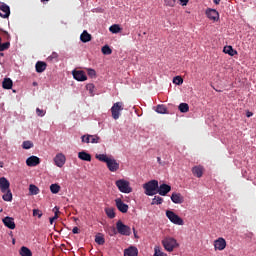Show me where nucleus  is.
I'll return each mask as SVG.
<instances>
[{"label":"nucleus","instance_id":"obj_23","mask_svg":"<svg viewBox=\"0 0 256 256\" xmlns=\"http://www.w3.org/2000/svg\"><path fill=\"white\" fill-rule=\"evenodd\" d=\"M35 68H36V73H43V71L47 69V63L43 61H38L35 65Z\"/></svg>","mask_w":256,"mask_h":256},{"label":"nucleus","instance_id":"obj_42","mask_svg":"<svg viewBox=\"0 0 256 256\" xmlns=\"http://www.w3.org/2000/svg\"><path fill=\"white\" fill-rule=\"evenodd\" d=\"M33 216L38 217V219H41V217H43V212L39 209H34L33 210Z\"/></svg>","mask_w":256,"mask_h":256},{"label":"nucleus","instance_id":"obj_51","mask_svg":"<svg viewBox=\"0 0 256 256\" xmlns=\"http://www.w3.org/2000/svg\"><path fill=\"white\" fill-rule=\"evenodd\" d=\"M72 233H74V235H77V233H79V228L78 227H74L72 229Z\"/></svg>","mask_w":256,"mask_h":256},{"label":"nucleus","instance_id":"obj_27","mask_svg":"<svg viewBox=\"0 0 256 256\" xmlns=\"http://www.w3.org/2000/svg\"><path fill=\"white\" fill-rule=\"evenodd\" d=\"M29 193L30 195H39V187H37L35 184H30Z\"/></svg>","mask_w":256,"mask_h":256},{"label":"nucleus","instance_id":"obj_18","mask_svg":"<svg viewBox=\"0 0 256 256\" xmlns=\"http://www.w3.org/2000/svg\"><path fill=\"white\" fill-rule=\"evenodd\" d=\"M171 201H173L177 205H181V203L185 201V198L183 197V195H181V193L174 192L171 195Z\"/></svg>","mask_w":256,"mask_h":256},{"label":"nucleus","instance_id":"obj_38","mask_svg":"<svg viewBox=\"0 0 256 256\" xmlns=\"http://www.w3.org/2000/svg\"><path fill=\"white\" fill-rule=\"evenodd\" d=\"M90 143H101V137L98 135H90Z\"/></svg>","mask_w":256,"mask_h":256},{"label":"nucleus","instance_id":"obj_43","mask_svg":"<svg viewBox=\"0 0 256 256\" xmlns=\"http://www.w3.org/2000/svg\"><path fill=\"white\" fill-rule=\"evenodd\" d=\"M176 0H164L166 7H175Z\"/></svg>","mask_w":256,"mask_h":256},{"label":"nucleus","instance_id":"obj_12","mask_svg":"<svg viewBox=\"0 0 256 256\" xmlns=\"http://www.w3.org/2000/svg\"><path fill=\"white\" fill-rule=\"evenodd\" d=\"M65 161H67V158L64 156L63 153H58L54 157V163L56 167H63V165H65Z\"/></svg>","mask_w":256,"mask_h":256},{"label":"nucleus","instance_id":"obj_30","mask_svg":"<svg viewBox=\"0 0 256 256\" xmlns=\"http://www.w3.org/2000/svg\"><path fill=\"white\" fill-rule=\"evenodd\" d=\"M105 213L109 219H115V208H105Z\"/></svg>","mask_w":256,"mask_h":256},{"label":"nucleus","instance_id":"obj_32","mask_svg":"<svg viewBox=\"0 0 256 256\" xmlns=\"http://www.w3.org/2000/svg\"><path fill=\"white\" fill-rule=\"evenodd\" d=\"M156 113H160V114L164 115L165 113H167V107L165 105L159 104L156 107Z\"/></svg>","mask_w":256,"mask_h":256},{"label":"nucleus","instance_id":"obj_49","mask_svg":"<svg viewBox=\"0 0 256 256\" xmlns=\"http://www.w3.org/2000/svg\"><path fill=\"white\" fill-rule=\"evenodd\" d=\"M182 7L187 6V3H189V0H179Z\"/></svg>","mask_w":256,"mask_h":256},{"label":"nucleus","instance_id":"obj_56","mask_svg":"<svg viewBox=\"0 0 256 256\" xmlns=\"http://www.w3.org/2000/svg\"><path fill=\"white\" fill-rule=\"evenodd\" d=\"M41 3H49V0H41Z\"/></svg>","mask_w":256,"mask_h":256},{"label":"nucleus","instance_id":"obj_26","mask_svg":"<svg viewBox=\"0 0 256 256\" xmlns=\"http://www.w3.org/2000/svg\"><path fill=\"white\" fill-rule=\"evenodd\" d=\"M223 52L230 55V57H235V55H237V50H234L233 46H225Z\"/></svg>","mask_w":256,"mask_h":256},{"label":"nucleus","instance_id":"obj_10","mask_svg":"<svg viewBox=\"0 0 256 256\" xmlns=\"http://www.w3.org/2000/svg\"><path fill=\"white\" fill-rule=\"evenodd\" d=\"M116 207L120 213H127L129 211V205L125 204L121 198L115 199Z\"/></svg>","mask_w":256,"mask_h":256},{"label":"nucleus","instance_id":"obj_19","mask_svg":"<svg viewBox=\"0 0 256 256\" xmlns=\"http://www.w3.org/2000/svg\"><path fill=\"white\" fill-rule=\"evenodd\" d=\"M72 75L76 81H87V75L81 70L73 71Z\"/></svg>","mask_w":256,"mask_h":256},{"label":"nucleus","instance_id":"obj_34","mask_svg":"<svg viewBox=\"0 0 256 256\" xmlns=\"http://www.w3.org/2000/svg\"><path fill=\"white\" fill-rule=\"evenodd\" d=\"M109 31L111 33H119L121 31V27L119 26V24H113L112 26H110Z\"/></svg>","mask_w":256,"mask_h":256},{"label":"nucleus","instance_id":"obj_28","mask_svg":"<svg viewBox=\"0 0 256 256\" xmlns=\"http://www.w3.org/2000/svg\"><path fill=\"white\" fill-rule=\"evenodd\" d=\"M20 255L21 256H33V253L30 251L29 248L22 246L20 249Z\"/></svg>","mask_w":256,"mask_h":256},{"label":"nucleus","instance_id":"obj_52","mask_svg":"<svg viewBox=\"0 0 256 256\" xmlns=\"http://www.w3.org/2000/svg\"><path fill=\"white\" fill-rule=\"evenodd\" d=\"M246 117H253V112H246Z\"/></svg>","mask_w":256,"mask_h":256},{"label":"nucleus","instance_id":"obj_11","mask_svg":"<svg viewBox=\"0 0 256 256\" xmlns=\"http://www.w3.org/2000/svg\"><path fill=\"white\" fill-rule=\"evenodd\" d=\"M227 247V241L223 237L218 238L214 241L215 251H223Z\"/></svg>","mask_w":256,"mask_h":256},{"label":"nucleus","instance_id":"obj_25","mask_svg":"<svg viewBox=\"0 0 256 256\" xmlns=\"http://www.w3.org/2000/svg\"><path fill=\"white\" fill-rule=\"evenodd\" d=\"M2 87L3 89H13V80H11V78H4Z\"/></svg>","mask_w":256,"mask_h":256},{"label":"nucleus","instance_id":"obj_16","mask_svg":"<svg viewBox=\"0 0 256 256\" xmlns=\"http://www.w3.org/2000/svg\"><path fill=\"white\" fill-rule=\"evenodd\" d=\"M170 191L171 186H169L168 184H161L160 186H158L156 193H159L162 197H165V195H167V193H169Z\"/></svg>","mask_w":256,"mask_h":256},{"label":"nucleus","instance_id":"obj_29","mask_svg":"<svg viewBox=\"0 0 256 256\" xmlns=\"http://www.w3.org/2000/svg\"><path fill=\"white\" fill-rule=\"evenodd\" d=\"M4 193L5 194L2 196V199L4 201H13V193H11V189H8V191Z\"/></svg>","mask_w":256,"mask_h":256},{"label":"nucleus","instance_id":"obj_40","mask_svg":"<svg viewBox=\"0 0 256 256\" xmlns=\"http://www.w3.org/2000/svg\"><path fill=\"white\" fill-rule=\"evenodd\" d=\"M82 143H91V134H85L81 137Z\"/></svg>","mask_w":256,"mask_h":256},{"label":"nucleus","instance_id":"obj_7","mask_svg":"<svg viewBox=\"0 0 256 256\" xmlns=\"http://www.w3.org/2000/svg\"><path fill=\"white\" fill-rule=\"evenodd\" d=\"M166 217L171 221V223H174V225H184L182 218L171 210L166 211Z\"/></svg>","mask_w":256,"mask_h":256},{"label":"nucleus","instance_id":"obj_5","mask_svg":"<svg viewBox=\"0 0 256 256\" xmlns=\"http://www.w3.org/2000/svg\"><path fill=\"white\" fill-rule=\"evenodd\" d=\"M116 229L120 235H124L126 237L131 235V227L125 225L121 220L116 223Z\"/></svg>","mask_w":256,"mask_h":256},{"label":"nucleus","instance_id":"obj_41","mask_svg":"<svg viewBox=\"0 0 256 256\" xmlns=\"http://www.w3.org/2000/svg\"><path fill=\"white\" fill-rule=\"evenodd\" d=\"M87 73H88V76L91 77V79H94V77H97V72L94 69L88 68Z\"/></svg>","mask_w":256,"mask_h":256},{"label":"nucleus","instance_id":"obj_9","mask_svg":"<svg viewBox=\"0 0 256 256\" xmlns=\"http://www.w3.org/2000/svg\"><path fill=\"white\" fill-rule=\"evenodd\" d=\"M9 15H11V8L9 5L0 3V17H2V19H7L9 18Z\"/></svg>","mask_w":256,"mask_h":256},{"label":"nucleus","instance_id":"obj_22","mask_svg":"<svg viewBox=\"0 0 256 256\" xmlns=\"http://www.w3.org/2000/svg\"><path fill=\"white\" fill-rule=\"evenodd\" d=\"M91 39H92V36L91 34H89V32H87V30H84L80 35V41H82V43H89Z\"/></svg>","mask_w":256,"mask_h":256},{"label":"nucleus","instance_id":"obj_55","mask_svg":"<svg viewBox=\"0 0 256 256\" xmlns=\"http://www.w3.org/2000/svg\"><path fill=\"white\" fill-rule=\"evenodd\" d=\"M55 221V218H50V224L53 225V222Z\"/></svg>","mask_w":256,"mask_h":256},{"label":"nucleus","instance_id":"obj_4","mask_svg":"<svg viewBox=\"0 0 256 256\" xmlns=\"http://www.w3.org/2000/svg\"><path fill=\"white\" fill-rule=\"evenodd\" d=\"M162 245L164 247V249L166 251H173V249H175V247H179V244L177 243V240L175 238H165L164 240H162Z\"/></svg>","mask_w":256,"mask_h":256},{"label":"nucleus","instance_id":"obj_31","mask_svg":"<svg viewBox=\"0 0 256 256\" xmlns=\"http://www.w3.org/2000/svg\"><path fill=\"white\" fill-rule=\"evenodd\" d=\"M178 109H179L180 113H188V111H189V104H187V103H180V105L178 106Z\"/></svg>","mask_w":256,"mask_h":256},{"label":"nucleus","instance_id":"obj_14","mask_svg":"<svg viewBox=\"0 0 256 256\" xmlns=\"http://www.w3.org/2000/svg\"><path fill=\"white\" fill-rule=\"evenodd\" d=\"M9 187H11V183L9 182V180H7V178H5V177H1L0 178V191H2V193H7V191L9 190Z\"/></svg>","mask_w":256,"mask_h":256},{"label":"nucleus","instance_id":"obj_35","mask_svg":"<svg viewBox=\"0 0 256 256\" xmlns=\"http://www.w3.org/2000/svg\"><path fill=\"white\" fill-rule=\"evenodd\" d=\"M163 203V198L160 196H155L151 202V205H161Z\"/></svg>","mask_w":256,"mask_h":256},{"label":"nucleus","instance_id":"obj_21","mask_svg":"<svg viewBox=\"0 0 256 256\" xmlns=\"http://www.w3.org/2000/svg\"><path fill=\"white\" fill-rule=\"evenodd\" d=\"M203 166H194L192 168V173L194 177H198V179H201L203 177Z\"/></svg>","mask_w":256,"mask_h":256},{"label":"nucleus","instance_id":"obj_20","mask_svg":"<svg viewBox=\"0 0 256 256\" xmlns=\"http://www.w3.org/2000/svg\"><path fill=\"white\" fill-rule=\"evenodd\" d=\"M139 250L135 246H130L124 250V256H138Z\"/></svg>","mask_w":256,"mask_h":256},{"label":"nucleus","instance_id":"obj_33","mask_svg":"<svg viewBox=\"0 0 256 256\" xmlns=\"http://www.w3.org/2000/svg\"><path fill=\"white\" fill-rule=\"evenodd\" d=\"M50 191L53 194H57V193H59V191H61V186H59V184H52L50 186Z\"/></svg>","mask_w":256,"mask_h":256},{"label":"nucleus","instance_id":"obj_13","mask_svg":"<svg viewBox=\"0 0 256 256\" xmlns=\"http://www.w3.org/2000/svg\"><path fill=\"white\" fill-rule=\"evenodd\" d=\"M206 15L210 21H219V12L215 9L208 8Z\"/></svg>","mask_w":256,"mask_h":256},{"label":"nucleus","instance_id":"obj_24","mask_svg":"<svg viewBox=\"0 0 256 256\" xmlns=\"http://www.w3.org/2000/svg\"><path fill=\"white\" fill-rule=\"evenodd\" d=\"M78 159L81 161H91V154L87 153L86 151H81L78 153Z\"/></svg>","mask_w":256,"mask_h":256},{"label":"nucleus","instance_id":"obj_46","mask_svg":"<svg viewBox=\"0 0 256 256\" xmlns=\"http://www.w3.org/2000/svg\"><path fill=\"white\" fill-rule=\"evenodd\" d=\"M118 231L115 229V227L110 228V230L108 231V235H110V237H114V235H117Z\"/></svg>","mask_w":256,"mask_h":256},{"label":"nucleus","instance_id":"obj_3","mask_svg":"<svg viewBox=\"0 0 256 256\" xmlns=\"http://www.w3.org/2000/svg\"><path fill=\"white\" fill-rule=\"evenodd\" d=\"M115 185L121 193H133V188H131L129 181L125 179L117 180Z\"/></svg>","mask_w":256,"mask_h":256},{"label":"nucleus","instance_id":"obj_8","mask_svg":"<svg viewBox=\"0 0 256 256\" xmlns=\"http://www.w3.org/2000/svg\"><path fill=\"white\" fill-rule=\"evenodd\" d=\"M2 35H5L6 39H11V35H9V32L0 28V52L7 51V49L11 47V42L2 43L3 41V39L1 38Z\"/></svg>","mask_w":256,"mask_h":256},{"label":"nucleus","instance_id":"obj_1","mask_svg":"<svg viewBox=\"0 0 256 256\" xmlns=\"http://www.w3.org/2000/svg\"><path fill=\"white\" fill-rule=\"evenodd\" d=\"M96 159L102 163H106L107 168L111 173L119 171V163L115 158L107 156V154H96Z\"/></svg>","mask_w":256,"mask_h":256},{"label":"nucleus","instance_id":"obj_15","mask_svg":"<svg viewBox=\"0 0 256 256\" xmlns=\"http://www.w3.org/2000/svg\"><path fill=\"white\" fill-rule=\"evenodd\" d=\"M39 163H41V159L37 156H30L26 160V165L28 167H37V165H39Z\"/></svg>","mask_w":256,"mask_h":256},{"label":"nucleus","instance_id":"obj_17","mask_svg":"<svg viewBox=\"0 0 256 256\" xmlns=\"http://www.w3.org/2000/svg\"><path fill=\"white\" fill-rule=\"evenodd\" d=\"M2 222L8 229H15V219L12 217L6 216L2 219Z\"/></svg>","mask_w":256,"mask_h":256},{"label":"nucleus","instance_id":"obj_45","mask_svg":"<svg viewBox=\"0 0 256 256\" xmlns=\"http://www.w3.org/2000/svg\"><path fill=\"white\" fill-rule=\"evenodd\" d=\"M53 59H59V54H57V52H53V53L48 57V61H53Z\"/></svg>","mask_w":256,"mask_h":256},{"label":"nucleus","instance_id":"obj_57","mask_svg":"<svg viewBox=\"0 0 256 256\" xmlns=\"http://www.w3.org/2000/svg\"><path fill=\"white\" fill-rule=\"evenodd\" d=\"M133 231H134V235H136V234H135V228L133 229Z\"/></svg>","mask_w":256,"mask_h":256},{"label":"nucleus","instance_id":"obj_6","mask_svg":"<svg viewBox=\"0 0 256 256\" xmlns=\"http://www.w3.org/2000/svg\"><path fill=\"white\" fill-rule=\"evenodd\" d=\"M121 111H123V102L114 103L113 106L111 107V113H112L113 119L117 121V119L121 117Z\"/></svg>","mask_w":256,"mask_h":256},{"label":"nucleus","instance_id":"obj_39","mask_svg":"<svg viewBox=\"0 0 256 256\" xmlns=\"http://www.w3.org/2000/svg\"><path fill=\"white\" fill-rule=\"evenodd\" d=\"M173 83L175 85H183V78L181 76H176L173 78Z\"/></svg>","mask_w":256,"mask_h":256},{"label":"nucleus","instance_id":"obj_2","mask_svg":"<svg viewBox=\"0 0 256 256\" xmlns=\"http://www.w3.org/2000/svg\"><path fill=\"white\" fill-rule=\"evenodd\" d=\"M143 189L145 190V195H148V197H153V195H157V189H159V181L150 180L149 182L143 184Z\"/></svg>","mask_w":256,"mask_h":256},{"label":"nucleus","instance_id":"obj_37","mask_svg":"<svg viewBox=\"0 0 256 256\" xmlns=\"http://www.w3.org/2000/svg\"><path fill=\"white\" fill-rule=\"evenodd\" d=\"M102 53L103 55H111V53H113V50H111L109 45H105L102 47Z\"/></svg>","mask_w":256,"mask_h":256},{"label":"nucleus","instance_id":"obj_36","mask_svg":"<svg viewBox=\"0 0 256 256\" xmlns=\"http://www.w3.org/2000/svg\"><path fill=\"white\" fill-rule=\"evenodd\" d=\"M95 243H97L98 245H105V238L101 235H96Z\"/></svg>","mask_w":256,"mask_h":256},{"label":"nucleus","instance_id":"obj_54","mask_svg":"<svg viewBox=\"0 0 256 256\" xmlns=\"http://www.w3.org/2000/svg\"><path fill=\"white\" fill-rule=\"evenodd\" d=\"M157 162L161 165V157H157Z\"/></svg>","mask_w":256,"mask_h":256},{"label":"nucleus","instance_id":"obj_53","mask_svg":"<svg viewBox=\"0 0 256 256\" xmlns=\"http://www.w3.org/2000/svg\"><path fill=\"white\" fill-rule=\"evenodd\" d=\"M215 5H219L221 3V0H214Z\"/></svg>","mask_w":256,"mask_h":256},{"label":"nucleus","instance_id":"obj_58","mask_svg":"<svg viewBox=\"0 0 256 256\" xmlns=\"http://www.w3.org/2000/svg\"><path fill=\"white\" fill-rule=\"evenodd\" d=\"M0 167H3V165L0 164Z\"/></svg>","mask_w":256,"mask_h":256},{"label":"nucleus","instance_id":"obj_48","mask_svg":"<svg viewBox=\"0 0 256 256\" xmlns=\"http://www.w3.org/2000/svg\"><path fill=\"white\" fill-rule=\"evenodd\" d=\"M86 89H87V91H89L90 93H93V91L95 90V85H93V84H87V85H86Z\"/></svg>","mask_w":256,"mask_h":256},{"label":"nucleus","instance_id":"obj_44","mask_svg":"<svg viewBox=\"0 0 256 256\" xmlns=\"http://www.w3.org/2000/svg\"><path fill=\"white\" fill-rule=\"evenodd\" d=\"M22 147L23 149H31L33 147V143L31 141H24Z\"/></svg>","mask_w":256,"mask_h":256},{"label":"nucleus","instance_id":"obj_50","mask_svg":"<svg viewBox=\"0 0 256 256\" xmlns=\"http://www.w3.org/2000/svg\"><path fill=\"white\" fill-rule=\"evenodd\" d=\"M57 213H59V209H57V210L55 211V215H54V217H52V219H54V221H55L56 219H59V215H58Z\"/></svg>","mask_w":256,"mask_h":256},{"label":"nucleus","instance_id":"obj_47","mask_svg":"<svg viewBox=\"0 0 256 256\" xmlns=\"http://www.w3.org/2000/svg\"><path fill=\"white\" fill-rule=\"evenodd\" d=\"M45 111L41 110L40 108L36 109V115H38V117H45Z\"/></svg>","mask_w":256,"mask_h":256}]
</instances>
